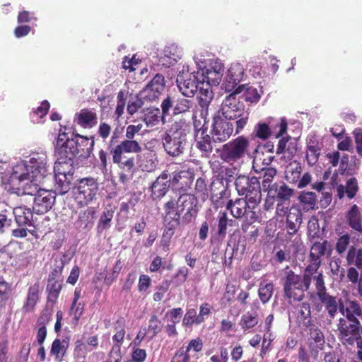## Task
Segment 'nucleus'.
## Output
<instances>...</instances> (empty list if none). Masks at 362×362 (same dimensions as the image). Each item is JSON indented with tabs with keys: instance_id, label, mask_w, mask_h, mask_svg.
<instances>
[{
	"instance_id": "obj_1",
	"label": "nucleus",
	"mask_w": 362,
	"mask_h": 362,
	"mask_svg": "<svg viewBox=\"0 0 362 362\" xmlns=\"http://www.w3.org/2000/svg\"><path fill=\"white\" fill-rule=\"evenodd\" d=\"M143 128V124H129L126 127L125 139L119 141V134L115 130L107 144V150L112 156V162L119 168L132 173L135 167V158L129 156V153H139L142 147L139 141L134 139Z\"/></svg>"
},
{
	"instance_id": "obj_2",
	"label": "nucleus",
	"mask_w": 362,
	"mask_h": 362,
	"mask_svg": "<svg viewBox=\"0 0 362 362\" xmlns=\"http://www.w3.org/2000/svg\"><path fill=\"white\" fill-rule=\"evenodd\" d=\"M94 137H87L79 134L69 138L67 134L59 132L56 144L55 153L60 163L72 161L74 158H88L93 153Z\"/></svg>"
},
{
	"instance_id": "obj_3",
	"label": "nucleus",
	"mask_w": 362,
	"mask_h": 362,
	"mask_svg": "<svg viewBox=\"0 0 362 362\" xmlns=\"http://www.w3.org/2000/svg\"><path fill=\"white\" fill-rule=\"evenodd\" d=\"M317 274L315 275L305 268L303 276H300L286 266L281 279L284 298L288 300L301 301L305 298V291L310 290L312 281H314Z\"/></svg>"
},
{
	"instance_id": "obj_4",
	"label": "nucleus",
	"mask_w": 362,
	"mask_h": 362,
	"mask_svg": "<svg viewBox=\"0 0 362 362\" xmlns=\"http://www.w3.org/2000/svg\"><path fill=\"white\" fill-rule=\"evenodd\" d=\"M244 88L245 86L240 85L233 92H230L221 105L223 117L227 120L235 121V134H239L245 128L250 118V112L245 110L244 103L237 97Z\"/></svg>"
},
{
	"instance_id": "obj_5",
	"label": "nucleus",
	"mask_w": 362,
	"mask_h": 362,
	"mask_svg": "<svg viewBox=\"0 0 362 362\" xmlns=\"http://www.w3.org/2000/svg\"><path fill=\"white\" fill-rule=\"evenodd\" d=\"M189 125L185 119L174 122L162 136V143L166 153L177 157L183 153Z\"/></svg>"
},
{
	"instance_id": "obj_6",
	"label": "nucleus",
	"mask_w": 362,
	"mask_h": 362,
	"mask_svg": "<svg viewBox=\"0 0 362 362\" xmlns=\"http://www.w3.org/2000/svg\"><path fill=\"white\" fill-rule=\"evenodd\" d=\"M315 291H308V295L310 300H313L317 297L320 303L325 306L329 316L334 318L339 310L340 302L342 299H337L336 296L330 295L327 290L325 276L322 273H319L314 279Z\"/></svg>"
},
{
	"instance_id": "obj_7",
	"label": "nucleus",
	"mask_w": 362,
	"mask_h": 362,
	"mask_svg": "<svg viewBox=\"0 0 362 362\" xmlns=\"http://www.w3.org/2000/svg\"><path fill=\"white\" fill-rule=\"evenodd\" d=\"M46 165V154L35 153L31 155L28 164L24 163L19 164L17 165V169L24 172L30 178V183L38 185L47 172Z\"/></svg>"
},
{
	"instance_id": "obj_8",
	"label": "nucleus",
	"mask_w": 362,
	"mask_h": 362,
	"mask_svg": "<svg viewBox=\"0 0 362 362\" xmlns=\"http://www.w3.org/2000/svg\"><path fill=\"white\" fill-rule=\"evenodd\" d=\"M99 190V185L93 177H85L78 180L74 191V199L80 207L88 206L93 200Z\"/></svg>"
},
{
	"instance_id": "obj_9",
	"label": "nucleus",
	"mask_w": 362,
	"mask_h": 362,
	"mask_svg": "<svg viewBox=\"0 0 362 362\" xmlns=\"http://www.w3.org/2000/svg\"><path fill=\"white\" fill-rule=\"evenodd\" d=\"M226 208L231 215L235 218L245 217V222L242 225V230L246 233L249 227L257 220L256 212L249 205L247 200L243 198L236 199L235 201L229 200L226 204Z\"/></svg>"
},
{
	"instance_id": "obj_10",
	"label": "nucleus",
	"mask_w": 362,
	"mask_h": 362,
	"mask_svg": "<svg viewBox=\"0 0 362 362\" xmlns=\"http://www.w3.org/2000/svg\"><path fill=\"white\" fill-rule=\"evenodd\" d=\"M250 146L248 139L239 136L223 145L221 158L226 162H236L245 157Z\"/></svg>"
},
{
	"instance_id": "obj_11",
	"label": "nucleus",
	"mask_w": 362,
	"mask_h": 362,
	"mask_svg": "<svg viewBox=\"0 0 362 362\" xmlns=\"http://www.w3.org/2000/svg\"><path fill=\"white\" fill-rule=\"evenodd\" d=\"M286 219L284 230H286L285 238L287 242H291L292 246L298 247L302 244L301 235L298 233L302 223L301 211L296 207L290 208V213Z\"/></svg>"
},
{
	"instance_id": "obj_12",
	"label": "nucleus",
	"mask_w": 362,
	"mask_h": 362,
	"mask_svg": "<svg viewBox=\"0 0 362 362\" xmlns=\"http://www.w3.org/2000/svg\"><path fill=\"white\" fill-rule=\"evenodd\" d=\"M194 106V102L192 100L172 94H168L160 105L163 114H169L172 109L174 115L189 112Z\"/></svg>"
},
{
	"instance_id": "obj_13",
	"label": "nucleus",
	"mask_w": 362,
	"mask_h": 362,
	"mask_svg": "<svg viewBox=\"0 0 362 362\" xmlns=\"http://www.w3.org/2000/svg\"><path fill=\"white\" fill-rule=\"evenodd\" d=\"M180 210L185 213L182 217V222L184 225H187L194 221L198 214V202L197 197L189 193L180 194L177 198Z\"/></svg>"
},
{
	"instance_id": "obj_14",
	"label": "nucleus",
	"mask_w": 362,
	"mask_h": 362,
	"mask_svg": "<svg viewBox=\"0 0 362 362\" xmlns=\"http://www.w3.org/2000/svg\"><path fill=\"white\" fill-rule=\"evenodd\" d=\"M348 324L344 318H340L337 325L339 332V338L344 344L354 345L356 339L359 338L362 327L360 322H350Z\"/></svg>"
},
{
	"instance_id": "obj_15",
	"label": "nucleus",
	"mask_w": 362,
	"mask_h": 362,
	"mask_svg": "<svg viewBox=\"0 0 362 362\" xmlns=\"http://www.w3.org/2000/svg\"><path fill=\"white\" fill-rule=\"evenodd\" d=\"M25 180L30 182V178L24 172L17 169L16 165L8 181L4 184V189L8 192L17 194L18 196L26 194H33V192L27 191L26 187L22 184Z\"/></svg>"
},
{
	"instance_id": "obj_16",
	"label": "nucleus",
	"mask_w": 362,
	"mask_h": 362,
	"mask_svg": "<svg viewBox=\"0 0 362 362\" xmlns=\"http://www.w3.org/2000/svg\"><path fill=\"white\" fill-rule=\"evenodd\" d=\"M229 181L223 177V175L218 174L210 185L211 199L217 207L221 206L223 199L229 196L228 189Z\"/></svg>"
},
{
	"instance_id": "obj_17",
	"label": "nucleus",
	"mask_w": 362,
	"mask_h": 362,
	"mask_svg": "<svg viewBox=\"0 0 362 362\" xmlns=\"http://www.w3.org/2000/svg\"><path fill=\"white\" fill-rule=\"evenodd\" d=\"M234 131L233 124L226 119L221 118L219 115L213 118L212 129L211 134L214 142H223L233 134Z\"/></svg>"
},
{
	"instance_id": "obj_18",
	"label": "nucleus",
	"mask_w": 362,
	"mask_h": 362,
	"mask_svg": "<svg viewBox=\"0 0 362 362\" xmlns=\"http://www.w3.org/2000/svg\"><path fill=\"white\" fill-rule=\"evenodd\" d=\"M194 174L192 169L175 171L170 178V183L173 190L179 192L180 194L186 193L191 187Z\"/></svg>"
},
{
	"instance_id": "obj_19",
	"label": "nucleus",
	"mask_w": 362,
	"mask_h": 362,
	"mask_svg": "<svg viewBox=\"0 0 362 362\" xmlns=\"http://www.w3.org/2000/svg\"><path fill=\"white\" fill-rule=\"evenodd\" d=\"M328 247H330V245L326 240L322 243L315 242L311 246L309 255L310 264L305 268L315 275L322 273V271H318L321 265V257L326 254Z\"/></svg>"
},
{
	"instance_id": "obj_20",
	"label": "nucleus",
	"mask_w": 362,
	"mask_h": 362,
	"mask_svg": "<svg viewBox=\"0 0 362 362\" xmlns=\"http://www.w3.org/2000/svg\"><path fill=\"white\" fill-rule=\"evenodd\" d=\"M35 186V191L37 193L34 199L33 212L37 214H45L52 209L55 202V197L49 191L37 189V185Z\"/></svg>"
},
{
	"instance_id": "obj_21",
	"label": "nucleus",
	"mask_w": 362,
	"mask_h": 362,
	"mask_svg": "<svg viewBox=\"0 0 362 362\" xmlns=\"http://www.w3.org/2000/svg\"><path fill=\"white\" fill-rule=\"evenodd\" d=\"M165 86L164 76L160 74H157L141 90V95L146 100H156L164 90Z\"/></svg>"
},
{
	"instance_id": "obj_22",
	"label": "nucleus",
	"mask_w": 362,
	"mask_h": 362,
	"mask_svg": "<svg viewBox=\"0 0 362 362\" xmlns=\"http://www.w3.org/2000/svg\"><path fill=\"white\" fill-rule=\"evenodd\" d=\"M245 76V69L240 63L232 64L228 70L224 83L226 92H233Z\"/></svg>"
},
{
	"instance_id": "obj_23",
	"label": "nucleus",
	"mask_w": 362,
	"mask_h": 362,
	"mask_svg": "<svg viewBox=\"0 0 362 362\" xmlns=\"http://www.w3.org/2000/svg\"><path fill=\"white\" fill-rule=\"evenodd\" d=\"M176 82L182 94L185 97L192 98L195 95L203 81H200L194 74H189L178 76Z\"/></svg>"
},
{
	"instance_id": "obj_24",
	"label": "nucleus",
	"mask_w": 362,
	"mask_h": 362,
	"mask_svg": "<svg viewBox=\"0 0 362 362\" xmlns=\"http://www.w3.org/2000/svg\"><path fill=\"white\" fill-rule=\"evenodd\" d=\"M297 150V142L291 136H286L279 139L276 153L282 155L281 159L288 162L294 158Z\"/></svg>"
},
{
	"instance_id": "obj_25",
	"label": "nucleus",
	"mask_w": 362,
	"mask_h": 362,
	"mask_svg": "<svg viewBox=\"0 0 362 362\" xmlns=\"http://www.w3.org/2000/svg\"><path fill=\"white\" fill-rule=\"evenodd\" d=\"M71 336L64 334L62 338H56L51 344L50 355L54 357L56 362H62L69 347Z\"/></svg>"
},
{
	"instance_id": "obj_26",
	"label": "nucleus",
	"mask_w": 362,
	"mask_h": 362,
	"mask_svg": "<svg viewBox=\"0 0 362 362\" xmlns=\"http://www.w3.org/2000/svg\"><path fill=\"white\" fill-rule=\"evenodd\" d=\"M267 192L268 197L273 200L290 201V199L293 195L294 190L281 182L274 183Z\"/></svg>"
},
{
	"instance_id": "obj_27",
	"label": "nucleus",
	"mask_w": 362,
	"mask_h": 362,
	"mask_svg": "<svg viewBox=\"0 0 362 362\" xmlns=\"http://www.w3.org/2000/svg\"><path fill=\"white\" fill-rule=\"evenodd\" d=\"M76 123L84 129H91L98 124L97 112L94 109L83 108L76 114Z\"/></svg>"
},
{
	"instance_id": "obj_28",
	"label": "nucleus",
	"mask_w": 362,
	"mask_h": 362,
	"mask_svg": "<svg viewBox=\"0 0 362 362\" xmlns=\"http://www.w3.org/2000/svg\"><path fill=\"white\" fill-rule=\"evenodd\" d=\"M40 285L38 281L30 284L28 286L26 298L23 305V310L25 313L34 311L36 305L40 300Z\"/></svg>"
},
{
	"instance_id": "obj_29",
	"label": "nucleus",
	"mask_w": 362,
	"mask_h": 362,
	"mask_svg": "<svg viewBox=\"0 0 362 362\" xmlns=\"http://www.w3.org/2000/svg\"><path fill=\"white\" fill-rule=\"evenodd\" d=\"M198 90L199 95L197 98L198 103L202 107L201 115L205 117L208 114V108L214 98V93L211 86L209 83H205L204 81L201 83Z\"/></svg>"
},
{
	"instance_id": "obj_30",
	"label": "nucleus",
	"mask_w": 362,
	"mask_h": 362,
	"mask_svg": "<svg viewBox=\"0 0 362 362\" xmlns=\"http://www.w3.org/2000/svg\"><path fill=\"white\" fill-rule=\"evenodd\" d=\"M339 312L348 321L358 322L357 317L362 314V309L357 300H346V306L343 301L340 302Z\"/></svg>"
},
{
	"instance_id": "obj_31",
	"label": "nucleus",
	"mask_w": 362,
	"mask_h": 362,
	"mask_svg": "<svg viewBox=\"0 0 362 362\" xmlns=\"http://www.w3.org/2000/svg\"><path fill=\"white\" fill-rule=\"evenodd\" d=\"M96 210L95 207L89 206L81 210L78 216L76 224L78 228L89 231L94 225Z\"/></svg>"
},
{
	"instance_id": "obj_32",
	"label": "nucleus",
	"mask_w": 362,
	"mask_h": 362,
	"mask_svg": "<svg viewBox=\"0 0 362 362\" xmlns=\"http://www.w3.org/2000/svg\"><path fill=\"white\" fill-rule=\"evenodd\" d=\"M13 213L15 221L18 227H28L33 226V210L25 206H20L13 208Z\"/></svg>"
},
{
	"instance_id": "obj_33",
	"label": "nucleus",
	"mask_w": 362,
	"mask_h": 362,
	"mask_svg": "<svg viewBox=\"0 0 362 362\" xmlns=\"http://www.w3.org/2000/svg\"><path fill=\"white\" fill-rule=\"evenodd\" d=\"M168 114H163V110L158 107H149L144 110L142 120L148 127H155L161 122H165V116Z\"/></svg>"
},
{
	"instance_id": "obj_34",
	"label": "nucleus",
	"mask_w": 362,
	"mask_h": 362,
	"mask_svg": "<svg viewBox=\"0 0 362 362\" xmlns=\"http://www.w3.org/2000/svg\"><path fill=\"white\" fill-rule=\"evenodd\" d=\"M361 211L362 210L356 204H354L346 214L348 225L360 234H362Z\"/></svg>"
},
{
	"instance_id": "obj_35",
	"label": "nucleus",
	"mask_w": 362,
	"mask_h": 362,
	"mask_svg": "<svg viewBox=\"0 0 362 362\" xmlns=\"http://www.w3.org/2000/svg\"><path fill=\"white\" fill-rule=\"evenodd\" d=\"M58 271L57 269H54L49 275L48 284L47 287V300L55 303L57 300L59 293L62 291V286L59 281L55 279V276Z\"/></svg>"
},
{
	"instance_id": "obj_36",
	"label": "nucleus",
	"mask_w": 362,
	"mask_h": 362,
	"mask_svg": "<svg viewBox=\"0 0 362 362\" xmlns=\"http://www.w3.org/2000/svg\"><path fill=\"white\" fill-rule=\"evenodd\" d=\"M212 137L206 129H201L200 136L196 139V148L202 153V156L209 157L213 151Z\"/></svg>"
},
{
	"instance_id": "obj_37",
	"label": "nucleus",
	"mask_w": 362,
	"mask_h": 362,
	"mask_svg": "<svg viewBox=\"0 0 362 362\" xmlns=\"http://www.w3.org/2000/svg\"><path fill=\"white\" fill-rule=\"evenodd\" d=\"M268 123L272 136L276 139L284 137L283 135L286 133L288 128V122L285 118H271Z\"/></svg>"
},
{
	"instance_id": "obj_38",
	"label": "nucleus",
	"mask_w": 362,
	"mask_h": 362,
	"mask_svg": "<svg viewBox=\"0 0 362 362\" xmlns=\"http://www.w3.org/2000/svg\"><path fill=\"white\" fill-rule=\"evenodd\" d=\"M255 181L259 182V179L252 176L250 177L245 175H239L235 181V189L239 195L243 196L248 193L249 190L252 188V185Z\"/></svg>"
},
{
	"instance_id": "obj_39",
	"label": "nucleus",
	"mask_w": 362,
	"mask_h": 362,
	"mask_svg": "<svg viewBox=\"0 0 362 362\" xmlns=\"http://www.w3.org/2000/svg\"><path fill=\"white\" fill-rule=\"evenodd\" d=\"M346 261L348 265L354 266L358 269L362 270V248L351 246L348 250Z\"/></svg>"
},
{
	"instance_id": "obj_40",
	"label": "nucleus",
	"mask_w": 362,
	"mask_h": 362,
	"mask_svg": "<svg viewBox=\"0 0 362 362\" xmlns=\"http://www.w3.org/2000/svg\"><path fill=\"white\" fill-rule=\"evenodd\" d=\"M305 326L309 329V339L313 340L319 348L322 349L325 337L320 328L310 320L305 322Z\"/></svg>"
},
{
	"instance_id": "obj_41",
	"label": "nucleus",
	"mask_w": 362,
	"mask_h": 362,
	"mask_svg": "<svg viewBox=\"0 0 362 362\" xmlns=\"http://www.w3.org/2000/svg\"><path fill=\"white\" fill-rule=\"evenodd\" d=\"M244 195V199L247 200L248 204H252L251 206L254 209L255 206L260 203L262 199L261 185L259 181H255V184H252V188L249 190L248 193H246Z\"/></svg>"
},
{
	"instance_id": "obj_42",
	"label": "nucleus",
	"mask_w": 362,
	"mask_h": 362,
	"mask_svg": "<svg viewBox=\"0 0 362 362\" xmlns=\"http://www.w3.org/2000/svg\"><path fill=\"white\" fill-rule=\"evenodd\" d=\"M160 180H156L149 188L151 191L150 197L153 200L163 198L171 187L170 183L165 184V182H160Z\"/></svg>"
},
{
	"instance_id": "obj_43",
	"label": "nucleus",
	"mask_w": 362,
	"mask_h": 362,
	"mask_svg": "<svg viewBox=\"0 0 362 362\" xmlns=\"http://www.w3.org/2000/svg\"><path fill=\"white\" fill-rule=\"evenodd\" d=\"M55 188L58 194L63 195L69 191L71 182L65 173L55 174Z\"/></svg>"
},
{
	"instance_id": "obj_44",
	"label": "nucleus",
	"mask_w": 362,
	"mask_h": 362,
	"mask_svg": "<svg viewBox=\"0 0 362 362\" xmlns=\"http://www.w3.org/2000/svg\"><path fill=\"white\" fill-rule=\"evenodd\" d=\"M115 210L110 206L103 211L97 225L98 231L101 233L110 227Z\"/></svg>"
},
{
	"instance_id": "obj_45",
	"label": "nucleus",
	"mask_w": 362,
	"mask_h": 362,
	"mask_svg": "<svg viewBox=\"0 0 362 362\" xmlns=\"http://www.w3.org/2000/svg\"><path fill=\"white\" fill-rule=\"evenodd\" d=\"M302 172V166L299 162L295 160L289 164L286 171V178L290 183H298Z\"/></svg>"
},
{
	"instance_id": "obj_46",
	"label": "nucleus",
	"mask_w": 362,
	"mask_h": 362,
	"mask_svg": "<svg viewBox=\"0 0 362 362\" xmlns=\"http://www.w3.org/2000/svg\"><path fill=\"white\" fill-rule=\"evenodd\" d=\"M223 71V67L221 65L212 66L206 71L205 79L206 83L216 86L219 83Z\"/></svg>"
},
{
	"instance_id": "obj_47",
	"label": "nucleus",
	"mask_w": 362,
	"mask_h": 362,
	"mask_svg": "<svg viewBox=\"0 0 362 362\" xmlns=\"http://www.w3.org/2000/svg\"><path fill=\"white\" fill-rule=\"evenodd\" d=\"M259 322L257 314L247 312L241 316L239 325L243 331H247L255 327Z\"/></svg>"
},
{
	"instance_id": "obj_48",
	"label": "nucleus",
	"mask_w": 362,
	"mask_h": 362,
	"mask_svg": "<svg viewBox=\"0 0 362 362\" xmlns=\"http://www.w3.org/2000/svg\"><path fill=\"white\" fill-rule=\"evenodd\" d=\"M49 315L45 314L41 315L37 321V324L41 325L37 329L36 336L37 342L40 346L42 345L46 339L47 331L45 325L49 322Z\"/></svg>"
},
{
	"instance_id": "obj_49",
	"label": "nucleus",
	"mask_w": 362,
	"mask_h": 362,
	"mask_svg": "<svg viewBox=\"0 0 362 362\" xmlns=\"http://www.w3.org/2000/svg\"><path fill=\"white\" fill-rule=\"evenodd\" d=\"M298 199L305 211L315 209L316 204V194L313 192H303L300 194Z\"/></svg>"
},
{
	"instance_id": "obj_50",
	"label": "nucleus",
	"mask_w": 362,
	"mask_h": 362,
	"mask_svg": "<svg viewBox=\"0 0 362 362\" xmlns=\"http://www.w3.org/2000/svg\"><path fill=\"white\" fill-rule=\"evenodd\" d=\"M274 291V284L272 282L263 281L260 283L258 290L259 299L262 303L269 302L271 299Z\"/></svg>"
},
{
	"instance_id": "obj_51",
	"label": "nucleus",
	"mask_w": 362,
	"mask_h": 362,
	"mask_svg": "<svg viewBox=\"0 0 362 362\" xmlns=\"http://www.w3.org/2000/svg\"><path fill=\"white\" fill-rule=\"evenodd\" d=\"M163 323L156 315H152L148 320V329H146L150 334L149 340L153 339L162 329Z\"/></svg>"
},
{
	"instance_id": "obj_52",
	"label": "nucleus",
	"mask_w": 362,
	"mask_h": 362,
	"mask_svg": "<svg viewBox=\"0 0 362 362\" xmlns=\"http://www.w3.org/2000/svg\"><path fill=\"white\" fill-rule=\"evenodd\" d=\"M11 296V284L4 280L0 281V308L4 307Z\"/></svg>"
},
{
	"instance_id": "obj_53",
	"label": "nucleus",
	"mask_w": 362,
	"mask_h": 362,
	"mask_svg": "<svg viewBox=\"0 0 362 362\" xmlns=\"http://www.w3.org/2000/svg\"><path fill=\"white\" fill-rule=\"evenodd\" d=\"M263 177L262 182V189L265 192L268 191L272 187V182L276 175L277 171L274 168H264L262 169Z\"/></svg>"
},
{
	"instance_id": "obj_54",
	"label": "nucleus",
	"mask_w": 362,
	"mask_h": 362,
	"mask_svg": "<svg viewBox=\"0 0 362 362\" xmlns=\"http://www.w3.org/2000/svg\"><path fill=\"white\" fill-rule=\"evenodd\" d=\"M201 323H202V319L199 317L196 309H188L182 320L183 325L186 327H191L194 324L200 325Z\"/></svg>"
},
{
	"instance_id": "obj_55",
	"label": "nucleus",
	"mask_w": 362,
	"mask_h": 362,
	"mask_svg": "<svg viewBox=\"0 0 362 362\" xmlns=\"http://www.w3.org/2000/svg\"><path fill=\"white\" fill-rule=\"evenodd\" d=\"M320 148L317 145H308L306 149V160L310 166H313L318 160Z\"/></svg>"
},
{
	"instance_id": "obj_56",
	"label": "nucleus",
	"mask_w": 362,
	"mask_h": 362,
	"mask_svg": "<svg viewBox=\"0 0 362 362\" xmlns=\"http://www.w3.org/2000/svg\"><path fill=\"white\" fill-rule=\"evenodd\" d=\"M124 318H121L117 321V324L119 325L120 329L112 337V341L114 342L113 348H117L118 351L120 350L124 339Z\"/></svg>"
},
{
	"instance_id": "obj_57",
	"label": "nucleus",
	"mask_w": 362,
	"mask_h": 362,
	"mask_svg": "<svg viewBox=\"0 0 362 362\" xmlns=\"http://www.w3.org/2000/svg\"><path fill=\"white\" fill-rule=\"evenodd\" d=\"M228 221L227 214L226 212H220L218 217L217 235L222 240L226 235Z\"/></svg>"
},
{
	"instance_id": "obj_58",
	"label": "nucleus",
	"mask_w": 362,
	"mask_h": 362,
	"mask_svg": "<svg viewBox=\"0 0 362 362\" xmlns=\"http://www.w3.org/2000/svg\"><path fill=\"white\" fill-rule=\"evenodd\" d=\"M195 192L196 194L203 200H205L206 198H208L209 189L205 178L199 177L197 179L195 183Z\"/></svg>"
},
{
	"instance_id": "obj_59",
	"label": "nucleus",
	"mask_w": 362,
	"mask_h": 362,
	"mask_svg": "<svg viewBox=\"0 0 362 362\" xmlns=\"http://www.w3.org/2000/svg\"><path fill=\"white\" fill-rule=\"evenodd\" d=\"M85 309L83 302H77L75 304L71 303L69 309V315L73 316L76 324H78L80 318L83 315Z\"/></svg>"
},
{
	"instance_id": "obj_60",
	"label": "nucleus",
	"mask_w": 362,
	"mask_h": 362,
	"mask_svg": "<svg viewBox=\"0 0 362 362\" xmlns=\"http://www.w3.org/2000/svg\"><path fill=\"white\" fill-rule=\"evenodd\" d=\"M351 237L348 233L341 235L337 240L335 250L338 255H341L348 248L350 244Z\"/></svg>"
},
{
	"instance_id": "obj_61",
	"label": "nucleus",
	"mask_w": 362,
	"mask_h": 362,
	"mask_svg": "<svg viewBox=\"0 0 362 362\" xmlns=\"http://www.w3.org/2000/svg\"><path fill=\"white\" fill-rule=\"evenodd\" d=\"M255 132L257 138L264 140L272 136L269 123H257L255 127Z\"/></svg>"
},
{
	"instance_id": "obj_62",
	"label": "nucleus",
	"mask_w": 362,
	"mask_h": 362,
	"mask_svg": "<svg viewBox=\"0 0 362 362\" xmlns=\"http://www.w3.org/2000/svg\"><path fill=\"white\" fill-rule=\"evenodd\" d=\"M245 86V93H244V97L245 100L247 102H250V103H257L260 100V95L258 93V90L257 88H253L252 86H248L246 88V85L243 84Z\"/></svg>"
},
{
	"instance_id": "obj_63",
	"label": "nucleus",
	"mask_w": 362,
	"mask_h": 362,
	"mask_svg": "<svg viewBox=\"0 0 362 362\" xmlns=\"http://www.w3.org/2000/svg\"><path fill=\"white\" fill-rule=\"evenodd\" d=\"M345 189L347 197L349 199H353L358 190L357 180L355 177H351L347 180Z\"/></svg>"
},
{
	"instance_id": "obj_64",
	"label": "nucleus",
	"mask_w": 362,
	"mask_h": 362,
	"mask_svg": "<svg viewBox=\"0 0 362 362\" xmlns=\"http://www.w3.org/2000/svg\"><path fill=\"white\" fill-rule=\"evenodd\" d=\"M88 351H90L88 349L87 345L82 339H77L75 341L74 349V354L75 356L77 357L85 358Z\"/></svg>"
}]
</instances>
